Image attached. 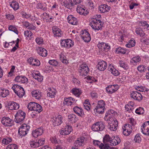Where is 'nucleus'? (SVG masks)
<instances>
[{"mask_svg":"<svg viewBox=\"0 0 149 149\" xmlns=\"http://www.w3.org/2000/svg\"><path fill=\"white\" fill-rule=\"evenodd\" d=\"M102 24L100 19H98L96 18H93L92 19L89 25L94 30L98 31L102 29Z\"/></svg>","mask_w":149,"mask_h":149,"instance_id":"nucleus-1","label":"nucleus"},{"mask_svg":"<svg viewBox=\"0 0 149 149\" xmlns=\"http://www.w3.org/2000/svg\"><path fill=\"white\" fill-rule=\"evenodd\" d=\"M27 107L30 111H36L38 113H40L42 110V107L40 104L33 102L29 103Z\"/></svg>","mask_w":149,"mask_h":149,"instance_id":"nucleus-2","label":"nucleus"},{"mask_svg":"<svg viewBox=\"0 0 149 149\" xmlns=\"http://www.w3.org/2000/svg\"><path fill=\"white\" fill-rule=\"evenodd\" d=\"M12 88L19 98H22L25 94V92L23 88L18 85L14 84Z\"/></svg>","mask_w":149,"mask_h":149,"instance_id":"nucleus-3","label":"nucleus"},{"mask_svg":"<svg viewBox=\"0 0 149 149\" xmlns=\"http://www.w3.org/2000/svg\"><path fill=\"white\" fill-rule=\"evenodd\" d=\"M105 128L104 123L102 121L95 123L91 127V129L94 131H101Z\"/></svg>","mask_w":149,"mask_h":149,"instance_id":"nucleus-4","label":"nucleus"},{"mask_svg":"<svg viewBox=\"0 0 149 149\" xmlns=\"http://www.w3.org/2000/svg\"><path fill=\"white\" fill-rule=\"evenodd\" d=\"M89 68L88 66L86 64H81L79 68V75L82 77L86 76L89 72Z\"/></svg>","mask_w":149,"mask_h":149,"instance_id":"nucleus-5","label":"nucleus"},{"mask_svg":"<svg viewBox=\"0 0 149 149\" xmlns=\"http://www.w3.org/2000/svg\"><path fill=\"white\" fill-rule=\"evenodd\" d=\"M26 113L22 110L18 111L15 116V121L17 123L22 122L25 117Z\"/></svg>","mask_w":149,"mask_h":149,"instance_id":"nucleus-6","label":"nucleus"},{"mask_svg":"<svg viewBox=\"0 0 149 149\" xmlns=\"http://www.w3.org/2000/svg\"><path fill=\"white\" fill-rule=\"evenodd\" d=\"M76 10L78 13L80 15H85L88 14L89 12L84 6L79 5L77 6Z\"/></svg>","mask_w":149,"mask_h":149,"instance_id":"nucleus-7","label":"nucleus"},{"mask_svg":"<svg viewBox=\"0 0 149 149\" xmlns=\"http://www.w3.org/2000/svg\"><path fill=\"white\" fill-rule=\"evenodd\" d=\"M123 134L125 136H128L130 134L132 131V126L129 124H125L122 127Z\"/></svg>","mask_w":149,"mask_h":149,"instance_id":"nucleus-8","label":"nucleus"},{"mask_svg":"<svg viewBox=\"0 0 149 149\" xmlns=\"http://www.w3.org/2000/svg\"><path fill=\"white\" fill-rule=\"evenodd\" d=\"M93 143L95 145L98 146L100 149H111V147L108 144H104L97 140H94Z\"/></svg>","mask_w":149,"mask_h":149,"instance_id":"nucleus-9","label":"nucleus"},{"mask_svg":"<svg viewBox=\"0 0 149 149\" xmlns=\"http://www.w3.org/2000/svg\"><path fill=\"white\" fill-rule=\"evenodd\" d=\"M118 88L117 84L108 86L106 88V91L109 94H111L116 91Z\"/></svg>","mask_w":149,"mask_h":149,"instance_id":"nucleus-10","label":"nucleus"},{"mask_svg":"<svg viewBox=\"0 0 149 149\" xmlns=\"http://www.w3.org/2000/svg\"><path fill=\"white\" fill-rule=\"evenodd\" d=\"M15 81L21 83L27 84L28 83V79L24 76H18L14 79Z\"/></svg>","mask_w":149,"mask_h":149,"instance_id":"nucleus-11","label":"nucleus"},{"mask_svg":"<svg viewBox=\"0 0 149 149\" xmlns=\"http://www.w3.org/2000/svg\"><path fill=\"white\" fill-rule=\"evenodd\" d=\"M52 32L55 37H61L63 35V33L61 29L57 26L52 27Z\"/></svg>","mask_w":149,"mask_h":149,"instance_id":"nucleus-12","label":"nucleus"},{"mask_svg":"<svg viewBox=\"0 0 149 149\" xmlns=\"http://www.w3.org/2000/svg\"><path fill=\"white\" fill-rule=\"evenodd\" d=\"M44 132V130L42 127L37 128L35 130L33 131L32 135L34 138H36L38 136L42 135Z\"/></svg>","mask_w":149,"mask_h":149,"instance_id":"nucleus-13","label":"nucleus"},{"mask_svg":"<svg viewBox=\"0 0 149 149\" xmlns=\"http://www.w3.org/2000/svg\"><path fill=\"white\" fill-rule=\"evenodd\" d=\"M62 119L63 117L61 115H59L57 117H54L52 120L53 125L55 126L60 125L63 122Z\"/></svg>","mask_w":149,"mask_h":149,"instance_id":"nucleus-14","label":"nucleus"},{"mask_svg":"<svg viewBox=\"0 0 149 149\" xmlns=\"http://www.w3.org/2000/svg\"><path fill=\"white\" fill-rule=\"evenodd\" d=\"M112 122L109 123V125L108 126V127L112 131L115 130L117 128L118 125L117 120L116 119H115Z\"/></svg>","mask_w":149,"mask_h":149,"instance_id":"nucleus-15","label":"nucleus"},{"mask_svg":"<svg viewBox=\"0 0 149 149\" xmlns=\"http://www.w3.org/2000/svg\"><path fill=\"white\" fill-rule=\"evenodd\" d=\"M32 75L34 79L39 82H41L43 80V76L40 74V72L38 71H33Z\"/></svg>","mask_w":149,"mask_h":149,"instance_id":"nucleus-16","label":"nucleus"},{"mask_svg":"<svg viewBox=\"0 0 149 149\" xmlns=\"http://www.w3.org/2000/svg\"><path fill=\"white\" fill-rule=\"evenodd\" d=\"M131 97L135 100L140 101L142 99L141 94L137 92L133 91L131 94Z\"/></svg>","mask_w":149,"mask_h":149,"instance_id":"nucleus-17","label":"nucleus"},{"mask_svg":"<svg viewBox=\"0 0 149 149\" xmlns=\"http://www.w3.org/2000/svg\"><path fill=\"white\" fill-rule=\"evenodd\" d=\"M121 140L120 138L119 137L116 136L113 139L111 138L109 143L106 144H108L109 146L110 145L112 146H114L119 144Z\"/></svg>","mask_w":149,"mask_h":149,"instance_id":"nucleus-18","label":"nucleus"},{"mask_svg":"<svg viewBox=\"0 0 149 149\" xmlns=\"http://www.w3.org/2000/svg\"><path fill=\"white\" fill-rule=\"evenodd\" d=\"M97 69L101 71H103L106 68L107 63L104 61L100 60L97 64Z\"/></svg>","mask_w":149,"mask_h":149,"instance_id":"nucleus-19","label":"nucleus"},{"mask_svg":"<svg viewBox=\"0 0 149 149\" xmlns=\"http://www.w3.org/2000/svg\"><path fill=\"white\" fill-rule=\"evenodd\" d=\"M1 123L5 126H11L12 125V120L8 117H4L2 118Z\"/></svg>","mask_w":149,"mask_h":149,"instance_id":"nucleus-20","label":"nucleus"},{"mask_svg":"<svg viewBox=\"0 0 149 149\" xmlns=\"http://www.w3.org/2000/svg\"><path fill=\"white\" fill-rule=\"evenodd\" d=\"M72 127L70 125L65 126L61 132L60 134L62 135H67L69 134L72 131Z\"/></svg>","mask_w":149,"mask_h":149,"instance_id":"nucleus-21","label":"nucleus"},{"mask_svg":"<svg viewBox=\"0 0 149 149\" xmlns=\"http://www.w3.org/2000/svg\"><path fill=\"white\" fill-rule=\"evenodd\" d=\"M9 4L14 10H17L19 8L18 3L15 0H10Z\"/></svg>","mask_w":149,"mask_h":149,"instance_id":"nucleus-22","label":"nucleus"},{"mask_svg":"<svg viewBox=\"0 0 149 149\" xmlns=\"http://www.w3.org/2000/svg\"><path fill=\"white\" fill-rule=\"evenodd\" d=\"M84 140L85 138L83 136L78 138L74 143V147L78 148L79 147L84 145Z\"/></svg>","mask_w":149,"mask_h":149,"instance_id":"nucleus-23","label":"nucleus"},{"mask_svg":"<svg viewBox=\"0 0 149 149\" xmlns=\"http://www.w3.org/2000/svg\"><path fill=\"white\" fill-rule=\"evenodd\" d=\"M8 106L11 110H17L19 107L18 103L13 102H9L8 103Z\"/></svg>","mask_w":149,"mask_h":149,"instance_id":"nucleus-24","label":"nucleus"},{"mask_svg":"<svg viewBox=\"0 0 149 149\" xmlns=\"http://www.w3.org/2000/svg\"><path fill=\"white\" fill-rule=\"evenodd\" d=\"M32 95L36 99L39 100L42 96V93L38 90H35L32 91Z\"/></svg>","mask_w":149,"mask_h":149,"instance_id":"nucleus-25","label":"nucleus"},{"mask_svg":"<svg viewBox=\"0 0 149 149\" xmlns=\"http://www.w3.org/2000/svg\"><path fill=\"white\" fill-rule=\"evenodd\" d=\"M73 110L74 112L79 116H81L84 115L83 109L81 107L76 106L73 107Z\"/></svg>","mask_w":149,"mask_h":149,"instance_id":"nucleus-26","label":"nucleus"},{"mask_svg":"<svg viewBox=\"0 0 149 149\" xmlns=\"http://www.w3.org/2000/svg\"><path fill=\"white\" fill-rule=\"evenodd\" d=\"M97 47L99 48L103 49L106 51H109L110 49V46L108 43L103 42L99 43L97 45Z\"/></svg>","mask_w":149,"mask_h":149,"instance_id":"nucleus-27","label":"nucleus"},{"mask_svg":"<svg viewBox=\"0 0 149 149\" xmlns=\"http://www.w3.org/2000/svg\"><path fill=\"white\" fill-rule=\"evenodd\" d=\"M68 22L73 25H77L78 22L76 18L72 15H69L67 18Z\"/></svg>","mask_w":149,"mask_h":149,"instance_id":"nucleus-28","label":"nucleus"},{"mask_svg":"<svg viewBox=\"0 0 149 149\" xmlns=\"http://www.w3.org/2000/svg\"><path fill=\"white\" fill-rule=\"evenodd\" d=\"M81 36V38L84 42H88L91 40V37L90 34L86 31H84Z\"/></svg>","mask_w":149,"mask_h":149,"instance_id":"nucleus-29","label":"nucleus"},{"mask_svg":"<svg viewBox=\"0 0 149 149\" xmlns=\"http://www.w3.org/2000/svg\"><path fill=\"white\" fill-rule=\"evenodd\" d=\"M29 63L34 66H39L40 65V61L37 59H34L32 57L30 58L28 60Z\"/></svg>","mask_w":149,"mask_h":149,"instance_id":"nucleus-30","label":"nucleus"},{"mask_svg":"<svg viewBox=\"0 0 149 149\" xmlns=\"http://www.w3.org/2000/svg\"><path fill=\"white\" fill-rule=\"evenodd\" d=\"M108 69L109 71L114 76H118L120 74V72L113 66L111 65V64L108 66Z\"/></svg>","mask_w":149,"mask_h":149,"instance_id":"nucleus-31","label":"nucleus"},{"mask_svg":"<svg viewBox=\"0 0 149 149\" xmlns=\"http://www.w3.org/2000/svg\"><path fill=\"white\" fill-rule=\"evenodd\" d=\"M71 97L65 98L63 102V104L64 105H67L68 106H70L71 105L75 104L77 100H74L73 102H71Z\"/></svg>","mask_w":149,"mask_h":149,"instance_id":"nucleus-32","label":"nucleus"},{"mask_svg":"<svg viewBox=\"0 0 149 149\" xmlns=\"http://www.w3.org/2000/svg\"><path fill=\"white\" fill-rule=\"evenodd\" d=\"M110 8L109 6L104 4L101 5L100 6L99 10L101 13H104L110 10Z\"/></svg>","mask_w":149,"mask_h":149,"instance_id":"nucleus-33","label":"nucleus"},{"mask_svg":"<svg viewBox=\"0 0 149 149\" xmlns=\"http://www.w3.org/2000/svg\"><path fill=\"white\" fill-rule=\"evenodd\" d=\"M68 120L70 123H75L77 120V118L76 116L73 114H70L68 116Z\"/></svg>","mask_w":149,"mask_h":149,"instance_id":"nucleus-34","label":"nucleus"},{"mask_svg":"<svg viewBox=\"0 0 149 149\" xmlns=\"http://www.w3.org/2000/svg\"><path fill=\"white\" fill-rule=\"evenodd\" d=\"M56 89L54 88H49L48 89L47 96L51 98L54 97L56 95Z\"/></svg>","mask_w":149,"mask_h":149,"instance_id":"nucleus-35","label":"nucleus"},{"mask_svg":"<svg viewBox=\"0 0 149 149\" xmlns=\"http://www.w3.org/2000/svg\"><path fill=\"white\" fill-rule=\"evenodd\" d=\"M74 4L71 0H68V1H64L63 3V5L69 9L71 8L74 5Z\"/></svg>","mask_w":149,"mask_h":149,"instance_id":"nucleus-36","label":"nucleus"},{"mask_svg":"<svg viewBox=\"0 0 149 149\" xmlns=\"http://www.w3.org/2000/svg\"><path fill=\"white\" fill-rule=\"evenodd\" d=\"M38 54L43 57H45L47 55V52L46 50L43 47H39L37 50Z\"/></svg>","mask_w":149,"mask_h":149,"instance_id":"nucleus-37","label":"nucleus"},{"mask_svg":"<svg viewBox=\"0 0 149 149\" xmlns=\"http://www.w3.org/2000/svg\"><path fill=\"white\" fill-rule=\"evenodd\" d=\"M59 56L60 60L63 63L67 64L68 63L64 52H61Z\"/></svg>","mask_w":149,"mask_h":149,"instance_id":"nucleus-38","label":"nucleus"},{"mask_svg":"<svg viewBox=\"0 0 149 149\" xmlns=\"http://www.w3.org/2000/svg\"><path fill=\"white\" fill-rule=\"evenodd\" d=\"M9 94V91L7 90L1 88L0 89V96L6 97Z\"/></svg>","mask_w":149,"mask_h":149,"instance_id":"nucleus-39","label":"nucleus"},{"mask_svg":"<svg viewBox=\"0 0 149 149\" xmlns=\"http://www.w3.org/2000/svg\"><path fill=\"white\" fill-rule=\"evenodd\" d=\"M135 32L137 35L141 37H145L147 36L140 28H136L135 30Z\"/></svg>","mask_w":149,"mask_h":149,"instance_id":"nucleus-40","label":"nucleus"},{"mask_svg":"<svg viewBox=\"0 0 149 149\" xmlns=\"http://www.w3.org/2000/svg\"><path fill=\"white\" fill-rule=\"evenodd\" d=\"M72 93L75 96L78 97L81 93V90L79 89L73 88L71 91Z\"/></svg>","mask_w":149,"mask_h":149,"instance_id":"nucleus-41","label":"nucleus"},{"mask_svg":"<svg viewBox=\"0 0 149 149\" xmlns=\"http://www.w3.org/2000/svg\"><path fill=\"white\" fill-rule=\"evenodd\" d=\"M135 89L139 91L144 92V93H147L149 91V89L142 86H136Z\"/></svg>","mask_w":149,"mask_h":149,"instance_id":"nucleus-42","label":"nucleus"},{"mask_svg":"<svg viewBox=\"0 0 149 149\" xmlns=\"http://www.w3.org/2000/svg\"><path fill=\"white\" fill-rule=\"evenodd\" d=\"M111 111L110 110V111H108L107 114H106L105 117V120H107L108 121L109 120L110 122L114 120V119H116L114 117V116H112V115H111L110 113Z\"/></svg>","mask_w":149,"mask_h":149,"instance_id":"nucleus-43","label":"nucleus"},{"mask_svg":"<svg viewBox=\"0 0 149 149\" xmlns=\"http://www.w3.org/2000/svg\"><path fill=\"white\" fill-rule=\"evenodd\" d=\"M119 64L121 67L123 68L125 70H127L129 68L128 64L122 60L119 61Z\"/></svg>","mask_w":149,"mask_h":149,"instance_id":"nucleus-44","label":"nucleus"},{"mask_svg":"<svg viewBox=\"0 0 149 149\" xmlns=\"http://www.w3.org/2000/svg\"><path fill=\"white\" fill-rule=\"evenodd\" d=\"M12 141V139L11 138L8 137H5L3 138L1 141L2 144L7 145Z\"/></svg>","mask_w":149,"mask_h":149,"instance_id":"nucleus-45","label":"nucleus"},{"mask_svg":"<svg viewBox=\"0 0 149 149\" xmlns=\"http://www.w3.org/2000/svg\"><path fill=\"white\" fill-rule=\"evenodd\" d=\"M104 108L99 107V108H98L97 107H96L94 109V113L95 114H96L97 113L102 114L104 112Z\"/></svg>","mask_w":149,"mask_h":149,"instance_id":"nucleus-46","label":"nucleus"},{"mask_svg":"<svg viewBox=\"0 0 149 149\" xmlns=\"http://www.w3.org/2000/svg\"><path fill=\"white\" fill-rule=\"evenodd\" d=\"M104 108L99 107V108H98L97 107H96L94 109V113L95 114H96L97 113L102 114L104 112Z\"/></svg>","mask_w":149,"mask_h":149,"instance_id":"nucleus-47","label":"nucleus"},{"mask_svg":"<svg viewBox=\"0 0 149 149\" xmlns=\"http://www.w3.org/2000/svg\"><path fill=\"white\" fill-rule=\"evenodd\" d=\"M116 51L118 54H125L127 51L126 49L121 47L116 48Z\"/></svg>","mask_w":149,"mask_h":149,"instance_id":"nucleus-48","label":"nucleus"},{"mask_svg":"<svg viewBox=\"0 0 149 149\" xmlns=\"http://www.w3.org/2000/svg\"><path fill=\"white\" fill-rule=\"evenodd\" d=\"M67 45L66 48H69L73 47L74 45V42L70 39H67Z\"/></svg>","mask_w":149,"mask_h":149,"instance_id":"nucleus-49","label":"nucleus"},{"mask_svg":"<svg viewBox=\"0 0 149 149\" xmlns=\"http://www.w3.org/2000/svg\"><path fill=\"white\" fill-rule=\"evenodd\" d=\"M8 29L9 31L14 32L17 34L18 33L17 29L15 26L12 25H9L8 27Z\"/></svg>","mask_w":149,"mask_h":149,"instance_id":"nucleus-50","label":"nucleus"},{"mask_svg":"<svg viewBox=\"0 0 149 149\" xmlns=\"http://www.w3.org/2000/svg\"><path fill=\"white\" fill-rule=\"evenodd\" d=\"M136 42L134 40H131L129 41L128 44L126 45L127 47L130 48L135 45Z\"/></svg>","mask_w":149,"mask_h":149,"instance_id":"nucleus-51","label":"nucleus"},{"mask_svg":"<svg viewBox=\"0 0 149 149\" xmlns=\"http://www.w3.org/2000/svg\"><path fill=\"white\" fill-rule=\"evenodd\" d=\"M105 103L104 102L103 100H101L98 102L97 105L96 107H97L98 108L100 107L105 109Z\"/></svg>","mask_w":149,"mask_h":149,"instance_id":"nucleus-52","label":"nucleus"},{"mask_svg":"<svg viewBox=\"0 0 149 149\" xmlns=\"http://www.w3.org/2000/svg\"><path fill=\"white\" fill-rule=\"evenodd\" d=\"M125 110L128 112H132L133 113L134 110L133 107H131L130 104H126L125 106Z\"/></svg>","mask_w":149,"mask_h":149,"instance_id":"nucleus-53","label":"nucleus"},{"mask_svg":"<svg viewBox=\"0 0 149 149\" xmlns=\"http://www.w3.org/2000/svg\"><path fill=\"white\" fill-rule=\"evenodd\" d=\"M110 136L108 134H106L103 138V142L104 143H106L107 142L109 143L111 139Z\"/></svg>","mask_w":149,"mask_h":149,"instance_id":"nucleus-54","label":"nucleus"},{"mask_svg":"<svg viewBox=\"0 0 149 149\" xmlns=\"http://www.w3.org/2000/svg\"><path fill=\"white\" fill-rule=\"evenodd\" d=\"M30 144L31 147L33 148H35L36 147H38V146L37 143V141H36L33 140H31L29 142Z\"/></svg>","mask_w":149,"mask_h":149,"instance_id":"nucleus-55","label":"nucleus"},{"mask_svg":"<svg viewBox=\"0 0 149 149\" xmlns=\"http://www.w3.org/2000/svg\"><path fill=\"white\" fill-rule=\"evenodd\" d=\"M137 69L139 72L141 73L144 72L146 70V68L144 65H139L137 67Z\"/></svg>","mask_w":149,"mask_h":149,"instance_id":"nucleus-56","label":"nucleus"},{"mask_svg":"<svg viewBox=\"0 0 149 149\" xmlns=\"http://www.w3.org/2000/svg\"><path fill=\"white\" fill-rule=\"evenodd\" d=\"M20 127L25 131H26L27 133L30 128L29 125L25 124H23Z\"/></svg>","mask_w":149,"mask_h":149,"instance_id":"nucleus-57","label":"nucleus"},{"mask_svg":"<svg viewBox=\"0 0 149 149\" xmlns=\"http://www.w3.org/2000/svg\"><path fill=\"white\" fill-rule=\"evenodd\" d=\"M19 135L21 136H25L27 134L26 131H25L20 127L18 131Z\"/></svg>","mask_w":149,"mask_h":149,"instance_id":"nucleus-58","label":"nucleus"},{"mask_svg":"<svg viewBox=\"0 0 149 149\" xmlns=\"http://www.w3.org/2000/svg\"><path fill=\"white\" fill-rule=\"evenodd\" d=\"M135 112L136 113L139 115H141L144 113V110L143 108L140 107L136 109Z\"/></svg>","mask_w":149,"mask_h":149,"instance_id":"nucleus-59","label":"nucleus"},{"mask_svg":"<svg viewBox=\"0 0 149 149\" xmlns=\"http://www.w3.org/2000/svg\"><path fill=\"white\" fill-rule=\"evenodd\" d=\"M145 127L142 126V128H141V132L142 133L146 135H149V127H147L146 129V131H144V130H145Z\"/></svg>","mask_w":149,"mask_h":149,"instance_id":"nucleus-60","label":"nucleus"},{"mask_svg":"<svg viewBox=\"0 0 149 149\" xmlns=\"http://www.w3.org/2000/svg\"><path fill=\"white\" fill-rule=\"evenodd\" d=\"M50 141L53 144L58 143V140L56 136L52 137L50 138Z\"/></svg>","mask_w":149,"mask_h":149,"instance_id":"nucleus-61","label":"nucleus"},{"mask_svg":"<svg viewBox=\"0 0 149 149\" xmlns=\"http://www.w3.org/2000/svg\"><path fill=\"white\" fill-rule=\"evenodd\" d=\"M45 139L44 138L40 139H39L37 142L38 147L43 145L45 143Z\"/></svg>","mask_w":149,"mask_h":149,"instance_id":"nucleus-62","label":"nucleus"},{"mask_svg":"<svg viewBox=\"0 0 149 149\" xmlns=\"http://www.w3.org/2000/svg\"><path fill=\"white\" fill-rule=\"evenodd\" d=\"M6 149H17V147L16 145L12 144L8 145Z\"/></svg>","mask_w":149,"mask_h":149,"instance_id":"nucleus-63","label":"nucleus"},{"mask_svg":"<svg viewBox=\"0 0 149 149\" xmlns=\"http://www.w3.org/2000/svg\"><path fill=\"white\" fill-rule=\"evenodd\" d=\"M48 63L51 65L54 66H57L58 64V62L55 60H50Z\"/></svg>","mask_w":149,"mask_h":149,"instance_id":"nucleus-64","label":"nucleus"}]
</instances>
